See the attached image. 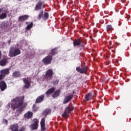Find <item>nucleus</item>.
I'll return each instance as SVG.
<instances>
[{
	"label": "nucleus",
	"mask_w": 131,
	"mask_h": 131,
	"mask_svg": "<svg viewBox=\"0 0 131 131\" xmlns=\"http://www.w3.org/2000/svg\"><path fill=\"white\" fill-rule=\"evenodd\" d=\"M45 113L46 115H48V114H50V113H51V111L49 109H47L45 110Z\"/></svg>",
	"instance_id": "c756f323"
},
{
	"label": "nucleus",
	"mask_w": 131,
	"mask_h": 131,
	"mask_svg": "<svg viewBox=\"0 0 131 131\" xmlns=\"http://www.w3.org/2000/svg\"><path fill=\"white\" fill-rule=\"evenodd\" d=\"M110 45L111 46V42H110Z\"/></svg>",
	"instance_id": "37998d69"
},
{
	"label": "nucleus",
	"mask_w": 131,
	"mask_h": 131,
	"mask_svg": "<svg viewBox=\"0 0 131 131\" xmlns=\"http://www.w3.org/2000/svg\"><path fill=\"white\" fill-rule=\"evenodd\" d=\"M60 93L61 91H60L59 90H56L52 95V98H53V99H56V98H58V97L60 96Z\"/></svg>",
	"instance_id": "aec40b11"
},
{
	"label": "nucleus",
	"mask_w": 131,
	"mask_h": 131,
	"mask_svg": "<svg viewBox=\"0 0 131 131\" xmlns=\"http://www.w3.org/2000/svg\"><path fill=\"white\" fill-rule=\"evenodd\" d=\"M58 54V48H55L51 50V53L50 56H55V55H57Z\"/></svg>",
	"instance_id": "412c9836"
},
{
	"label": "nucleus",
	"mask_w": 131,
	"mask_h": 131,
	"mask_svg": "<svg viewBox=\"0 0 131 131\" xmlns=\"http://www.w3.org/2000/svg\"><path fill=\"white\" fill-rule=\"evenodd\" d=\"M92 93H88L85 96V98L86 100V101H90V100H92L93 98L92 97Z\"/></svg>",
	"instance_id": "5701e85b"
},
{
	"label": "nucleus",
	"mask_w": 131,
	"mask_h": 131,
	"mask_svg": "<svg viewBox=\"0 0 131 131\" xmlns=\"http://www.w3.org/2000/svg\"><path fill=\"white\" fill-rule=\"evenodd\" d=\"M3 11H4V8H0V13H2L3 12Z\"/></svg>",
	"instance_id": "c9c22d12"
},
{
	"label": "nucleus",
	"mask_w": 131,
	"mask_h": 131,
	"mask_svg": "<svg viewBox=\"0 0 131 131\" xmlns=\"http://www.w3.org/2000/svg\"><path fill=\"white\" fill-rule=\"evenodd\" d=\"M45 2L39 0L35 6L34 11H40L41 9H45Z\"/></svg>",
	"instance_id": "423d86ee"
},
{
	"label": "nucleus",
	"mask_w": 131,
	"mask_h": 131,
	"mask_svg": "<svg viewBox=\"0 0 131 131\" xmlns=\"http://www.w3.org/2000/svg\"><path fill=\"white\" fill-rule=\"evenodd\" d=\"M18 2H22V0H18Z\"/></svg>",
	"instance_id": "a19ab883"
},
{
	"label": "nucleus",
	"mask_w": 131,
	"mask_h": 131,
	"mask_svg": "<svg viewBox=\"0 0 131 131\" xmlns=\"http://www.w3.org/2000/svg\"><path fill=\"white\" fill-rule=\"evenodd\" d=\"M119 25V26H120V25Z\"/></svg>",
	"instance_id": "49530a36"
},
{
	"label": "nucleus",
	"mask_w": 131,
	"mask_h": 131,
	"mask_svg": "<svg viewBox=\"0 0 131 131\" xmlns=\"http://www.w3.org/2000/svg\"><path fill=\"white\" fill-rule=\"evenodd\" d=\"M0 89L2 92H4L6 89H7V83L4 81H1L0 82Z\"/></svg>",
	"instance_id": "2eb2a0df"
},
{
	"label": "nucleus",
	"mask_w": 131,
	"mask_h": 131,
	"mask_svg": "<svg viewBox=\"0 0 131 131\" xmlns=\"http://www.w3.org/2000/svg\"><path fill=\"white\" fill-rule=\"evenodd\" d=\"M84 43L85 45V42H84L82 39L80 38L76 39L73 41V45L74 47H80L81 48H84Z\"/></svg>",
	"instance_id": "7ed1b4c3"
},
{
	"label": "nucleus",
	"mask_w": 131,
	"mask_h": 131,
	"mask_svg": "<svg viewBox=\"0 0 131 131\" xmlns=\"http://www.w3.org/2000/svg\"><path fill=\"white\" fill-rule=\"evenodd\" d=\"M129 122H130V123H131V118L129 119Z\"/></svg>",
	"instance_id": "58836bf2"
},
{
	"label": "nucleus",
	"mask_w": 131,
	"mask_h": 131,
	"mask_svg": "<svg viewBox=\"0 0 131 131\" xmlns=\"http://www.w3.org/2000/svg\"><path fill=\"white\" fill-rule=\"evenodd\" d=\"M7 18V14L4 13L0 15V19H3Z\"/></svg>",
	"instance_id": "cd10ccee"
},
{
	"label": "nucleus",
	"mask_w": 131,
	"mask_h": 131,
	"mask_svg": "<svg viewBox=\"0 0 131 131\" xmlns=\"http://www.w3.org/2000/svg\"><path fill=\"white\" fill-rule=\"evenodd\" d=\"M9 58L4 57L3 59H2L0 61V66H6L7 64L9 63V61H8V60H9Z\"/></svg>",
	"instance_id": "ddd939ff"
},
{
	"label": "nucleus",
	"mask_w": 131,
	"mask_h": 131,
	"mask_svg": "<svg viewBox=\"0 0 131 131\" xmlns=\"http://www.w3.org/2000/svg\"><path fill=\"white\" fill-rule=\"evenodd\" d=\"M21 54V51L18 48L11 47L9 52V57H16Z\"/></svg>",
	"instance_id": "f03ea898"
},
{
	"label": "nucleus",
	"mask_w": 131,
	"mask_h": 131,
	"mask_svg": "<svg viewBox=\"0 0 131 131\" xmlns=\"http://www.w3.org/2000/svg\"><path fill=\"white\" fill-rule=\"evenodd\" d=\"M32 116H33V113L30 111L28 112L24 115L25 118H27V119H30L32 118Z\"/></svg>",
	"instance_id": "f3484780"
},
{
	"label": "nucleus",
	"mask_w": 131,
	"mask_h": 131,
	"mask_svg": "<svg viewBox=\"0 0 131 131\" xmlns=\"http://www.w3.org/2000/svg\"><path fill=\"white\" fill-rule=\"evenodd\" d=\"M23 111V107H21L20 108L16 110V112L18 113H21Z\"/></svg>",
	"instance_id": "7c9ffc66"
},
{
	"label": "nucleus",
	"mask_w": 131,
	"mask_h": 131,
	"mask_svg": "<svg viewBox=\"0 0 131 131\" xmlns=\"http://www.w3.org/2000/svg\"><path fill=\"white\" fill-rule=\"evenodd\" d=\"M32 27H33V23L31 22L30 23V24H29V25H28L26 28L25 29L26 30H30V29H31V28H32Z\"/></svg>",
	"instance_id": "b1692460"
},
{
	"label": "nucleus",
	"mask_w": 131,
	"mask_h": 131,
	"mask_svg": "<svg viewBox=\"0 0 131 131\" xmlns=\"http://www.w3.org/2000/svg\"><path fill=\"white\" fill-rule=\"evenodd\" d=\"M0 73H1V75L3 76V78H5V77H6V75L10 74V69L7 68L1 70L0 71Z\"/></svg>",
	"instance_id": "9b49d317"
},
{
	"label": "nucleus",
	"mask_w": 131,
	"mask_h": 131,
	"mask_svg": "<svg viewBox=\"0 0 131 131\" xmlns=\"http://www.w3.org/2000/svg\"><path fill=\"white\" fill-rule=\"evenodd\" d=\"M29 18V16L27 15H22L19 17L18 21H21V22H23V21H25L27 20Z\"/></svg>",
	"instance_id": "a211bd4d"
},
{
	"label": "nucleus",
	"mask_w": 131,
	"mask_h": 131,
	"mask_svg": "<svg viewBox=\"0 0 131 131\" xmlns=\"http://www.w3.org/2000/svg\"><path fill=\"white\" fill-rule=\"evenodd\" d=\"M112 26L108 25L106 26V31L107 32H109V31H111L112 30Z\"/></svg>",
	"instance_id": "bb28decb"
},
{
	"label": "nucleus",
	"mask_w": 131,
	"mask_h": 131,
	"mask_svg": "<svg viewBox=\"0 0 131 131\" xmlns=\"http://www.w3.org/2000/svg\"><path fill=\"white\" fill-rule=\"evenodd\" d=\"M55 88L54 87L49 89L46 93V96H49L51 94H53L55 92Z\"/></svg>",
	"instance_id": "4be33fe9"
},
{
	"label": "nucleus",
	"mask_w": 131,
	"mask_h": 131,
	"mask_svg": "<svg viewBox=\"0 0 131 131\" xmlns=\"http://www.w3.org/2000/svg\"><path fill=\"white\" fill-rule=\"evenodd\" d=\"M73 94H75V92L74 91L73 92Z\"/></svg>",
	"instance_id": "79ce46f5"
},
{
	"label": "nucleus",
	"mask_w": 131,
	"mask_h": 131,
	"mask_svg": "<svg viewBox=\"0 0 131 131\" xmlns=\"http://www.w3.org/2000/svg\"><path fill=\"white\" fill-rule=\"evenodd\" d=\"M43 15V10H41L39 12V14L38 15V16L37 17V19H38V20L41 19V17H42Z\"/></svg>",
	"instance_id": "a878e982"
},
{
	"label": "nucleus",
	"mask_w": 131,
	"mask_h": 131,
	"mask_svg": "<svg viewBox=\"0 0 131 131\" xmlns=\"http://www.w3.org/2000/svg\"><path fill=\"white\" fill-rule=\"evenodd\" d=\"M73 94L66 96L64 98L62 103L67 104L68 103H69V102H70V101L73 99Z\"/></svg>",
	"instance_id": "f8f14e48"
},
{
	"label": "nucleus",
	"mask_w": 131,
	"mask_h": 131,
	"mask_svg": "<svg viewBox=\"0 0 131 131\" xmlns=\"http://www.w3.org/2000/svg\"><path fill=\"white\" fill-rule=\"evenodd\" d=\"M33 123L31 125V128L32 129L34 130L35 129H37L38 128V122L39 121L37 119H34L33 120Z\"/></svg>",
	"instance_id": "9d476101"
},
{
	"label": "nucleus",
	"mask_w": 131,
	"mask_h": 131,
	"mask_svg": "<svg viewBox=\"0 0 131 131\" xmlns=\"http://www.w3.org/2000/svg\"><path fill=\"white\" fill-rule=\"evenodd\" d=\"M3 122H4L5 123H6V124H8V120L7 119H4L3 120Z\"/></svg>",
	"instance_id": "72a5a7b5"
},
{
	"label": "nucleus",
	"mask_w": 131,
	"mask_h": 131,
	"mask_svg": "<svg viewBox=\"0 0 131 131\" xmlns=\"http://www.w3.org/2000/svg\"><path fill=\"white\" fill-rule=\"evenodd\" d=\"M52 60L53 57H52V56L48 55L43 58L42 62L43 63L44 65H49V64L52 63Z\"/></svg>",
	"instance_id": "1a4fd4ad"
},
{
	"label": "nucleus",
	"mask_w": 131,
	"mask_h": 131,
	"mask_svg": "<svg viewBox=\"0 0 131 131\" xmlns=\"http://www.w3.org/2000/svg\"><path fill=\"white\" fill-rule=\"evenodd\" d=\"M40 126L41 130H46V119L44 118H42L41 120Z\"/></svg>",
	"instance_id": "4468645a"
},
{
	"label": "nucleus",
	"mask_w": 131,
	"mask_h": 131,
	"mask_svg": "<svg viewBox=\"0 0 131 131\" xmlns=\"http://www.w3.org/2000/svg\"><path fill=\"white\" fill-rule=\"evenodd\" d=\"M12 77L14 78H18V77H21V73L19 71H15L12 74Z\"/></svg>",
	"instance_id": "6ab92c4d"
},
{
	"label": "nucleus",
	"mask_w": 131,
	"mask_h": 131,
	"mask_svg": "<svg viewBox=\"0 0 131 131\" xmlns=\"http://www.w3.org/2000/svg\"><path fill=\"white\" fill-rule=\"evenodd\" d=\"M2 59V52L0 51V60Z\"/></svg>",
	"instance_id": "e433bc0d"
},
{
	"label": "nucleus",
	"mask_w": 131,
	"mask_h": 131,
	"mask_svg": "<svg viewBox=\"0 0 131 131\" xmlns=\"http://www.w3.org/2000/svg\"><path fill=\"white\" fill-rule=\"evenodd\" d=\"M54 75V71H53V69H48L45 75V79L46 80H51L53 78V76Z\"/></svg>",
	"instance_id": "39448f33"
},
{
	"label": "nucleus",
	"mask_w": 131,
	"mask_h": 131,
	"mask_svg": "<svg viewBox=\"0 0 131 131\" xmlns=\"http://www.w3.org/2000/svg\"><path fill=\"white\" fill-rule=\"evenodd\" d=\"M26 128L24 126H22L18 131H25Z\"/></svg>",
	"instance_id": "2f4dec72"
},
{
	"label": "nucleus",
	"mask_w": 131,
	"mask_h": 131,
	"mask_svg": "<svg viewBox=\"0 0 131 131\" xmlns=\"http://www.w3.org/2000/svg\"><path fill=\"white\" fill-rule=\"evenodd\" d=\"M28 23H26V24H27Z\"/></svg>",
	"instance_id": "a18cd8bd"
},
{
	"label": "nucleus",
	"mask_w": 131,
	"mask_h": 131,
	"mask_svg": "<svg viewBox=\"0 0 131 131\" xmlns=\"http://www.w3.org/2000/svg\"><path fill=\"white\" fill-rule=\"evenodd\" d=\"M44 99H45V94L41 95L37 98L35 101V103L36 104L38 103H41V102L43 101Z\"/></svg>",
	"instance_id": "dca6fc26"
},
{
	"label": "nucleus",
	"mask_w": 131,
	"mask_h": 131,
	"mask_svg": "<svg viewBox=\"0 0 131 131\" xmlns=\"http://www.w3.org/2000/svg\"><path fill=\"white\" fill-rule=\"evenodd\" d=\"M26 106H27V104H26Z\"/></svg>",
	"instance_id": "c03bdc74"
},
{
	"label": "nucleus",
	"mask_w": 131,
	"mask_h": 131,
	"mask_svg": "<svg viewBox=\"0 0 131 131\" xmlns=\"http://www.w3.org/2000/svg\"><path fill=\"white\" fill-rule=\"evenodd\" d=\"M52 84L55 85L56 84H58L59 83V79L55 80L52 82Z\"/></svg>",
	"instance_id": "c85d7f7f"
},
{
	"label": "nucleus",
	"mask_w": 131,
	"mask_h": 131,
	"mask_svg": "<svg viewBox=\"0 0 131 131\" xmlns=\"http://www.w3.org/2000/svg\"><path fill=\"white\" fill-rule=\"evenodd\" d=\"M36 106L34 104L33 106V111H36L37 110L38 108H36Z\"/></svg>",
	"instance_id": "473e14b6"
},
{
	"label": "nucleus",
	"mask_w": 131,
	"mask_h": 131,
	"mask_svg": "<svg viewBox=\"0 0 131 131\" xmlns=\"http://www.w3.org/2000/svg\"><path fill=\"white\" fill-rule=\"evenodd\" d=\"M23 80L25 83L24 88L25 89H29L30 86H31V78H24Z\"/></svg>",
	"instance_id": "6e6552de"
},
{
	"label": "nucleus",
	"mask_w": 131,
	"mask_h": 131,
	"mask_svg": "<svg viewBox=\"0 0 131 131\" xmlns=\"http://www.w3.org/2000/svg\"><path fill=\"white\" fill-rule=\"evenodd\" d=\"M4 79V77L3 76V75L0 74V81L1 80H3Z\"/></svg>",
	"instance_id": "f704fd0d"
},
{
	"label": "nucleus",
	"mask_w": 131,
	"mask_h": 131,
	"mask_svg": "<svg viewBox=\"0 0 131 131\" xmlns=\"http://www.w3.org/2000/svg\"><path fill=\"white\" fill-rule=\"evenodd\" d=\"M43 20H48L49 19V13L48 12H45L43 15L42 16Z\"/></svg>",
	"instance_id": "393cba45"
},
{
	"label": "nucleus",
	"mask_w": 131,
	"mask_h": 131,
	"mask_svg": "<svg viewBox=\"0 0 131 131\" xmlns=\"http://www.w3.org/2000/svg\"><path fill=\"white\" fill-rule=\"evenodd\" d=\"M74 107L71 105H69L67 106L64 110V113L62 114V117H67L69 115V114L73 111Z\"/></svg>",
	"instance_id": "20e7f679"
},
{
	"label": "nucleus",
	"mask_w": 131,
	"mask_h": 131,
	"mask_svg": "<svg viewBox=\"0 0 131 131\" xmlns=\"http://www.w3.org/2000/svg\"><path fill=\"white\" fill-rule=\"evenodd\" d=\"M8 42L9 45H10V43H11V40H8Z\"/></svg>",
	"instance_id": "4c0bfd02"
},
{
	"label": "nucleus",
	"mask_w": 131,
	"mask_h": 131,
	"mask_svg": "<svg viewBox=\"0 0 131 131\" xmlns=\"http://www.w3.org/2000/svg\"><path fill=\"white\" fill-rule=\"evenodd\" d=\"M23 101H24V96L16 97L12 100V103L11 104V107L12 110H15L18 108H21L23 105Z\"/></svg>",
	"instance_id": "f257e3e1"
},
{
	"label": "nucleus",
	"mask_w": 131,
	"mask_h": 131,
	"mask_svg": "<svg viewBox=\"0 0 131 131\" xmlns=\"http://www.w3.org/2000/svg\"><path fill=\"white\" fill-rule=\"evenodd\" d=\"M88 69H89V68L86 66H84L82 68L78 67L76 68V71L79 72L81 74H86V73H88Z\"/></svg>",
	"instance_id": "0eeeda50"
},
{
	"label": "nucleus",
	"mask_w": 131,
	"mask_h": 131,
	"mask_svg": "<svg viewBox=\"0 0 131 131\" xmlns=\"http://www.w3.org/2000/svg\"><path fill=\"white\" fill-rule=\"evenodd\" d=\"M7 107H10V103H8V104H7Z\"/></svg>",
	"instance_id": "ea45409f"
}]
</instances>
